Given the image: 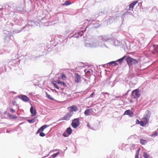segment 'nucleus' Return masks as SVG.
Segmentation results:
<instances>
[{
  "mask_svg": "<svg viewBox=\"0 0 158 158\" xmlns=\"http://www.w3.org/2000/svg\"><path fill=\"white\" fill-rule=\"evenodd\" d=\"M140 96V92L139 89H136L133 90L131 95V97L133 99H137Z\"/></svg>",
  "mask_w": 158,
  "mask_h": 158,
  "instance_id": "f257e3e1",
  "label": "nucleus"
},
{
  "mask_svg": "<svg viewBox=\"0 0 158 158\" xmlns=\"http://www.w3.org/2000/svg\"><path fill=\"white\" fill-rule=\"evenodd\" d=\"M80 119L79 118L74 119L71 123L72 126L74 128H77L80 124Z\"/></svg>",
  "mask_w": 158,
  "mask_h": 158,
  "instance_id": "f03ea898",
  "label": "nucleus"
},
{
  "mask_svg": "<svg viewBox=\"0 0 158 158\" xmlns=\"http://www.w3.org/2000/svg\"><path fill=\"white\" fill-rule=\"evenodd\" d=\"M67 109L69 112H73V111L76 112L78 110V107L75 105H73L67 108Z\"/></svg>",
  "mask_w": 158,
  "mask_h": 158,
  "instance_id": "7ed1b4c3",
  "label": "nucleus"
},
{
  "mask_svg": "<svg viewBox=\"0 0 158 158\" xmlns=\"http://www.w3.org/2000/svg\"><path fill=\"white\" fill-rule=\"evenodd\" d=\"M73 114V112H70L68 113L63 118L62 120H69L70 118L72 116Z\"/></svg>",
  "mask_w": 158,
  "mask_h": 158,
  "instance_id": "20e7f679",
  "label": "nucleus"
},
{
  "mask_svg": "<svg viewBox=\"0 0 158 158\" xmlns=\"http://www.w3.org/2000/svg\"><path fill=\"white\" fill-rule=\"evenodd\" d=\"M151 116L150 114L149 113L147 114L142 118L145 124L148 123L149 120Z\"/></svg>",
  "mask_w": 158,
  "mask_h": 158,
  "instance_id": "39448f33",
  "label": "nucleus"
},
{
  "mask_svg": "<svg viewBox=\"0 0 158 158\" xmlns=\"http://www.w3.org/2000/svg\"><path fill=\"white\" fill-rule=\"evenodd\" d=\"M75 81L76 83L79 82L81 80V77L80 75L76 73L74 74Z\"/></svg>",
  "mask_w": 158,
  "mask_h": 158,
  "instance_id": "423d86ee",
  "label": "nucleus"
},
{
  "mask_svg": "<svg viewBox=\"0 0 158 158\" xmlns=\"http://www.w3.org/2000/svg\"><path fill=\"white\" fill-rule=\"evenodd\" d=\"M126 60L129 65H131L132 64L133 59L130 57H127L126 59Z\"/></svg>",
  "mask_w": 158,
  "mask_h": 158,
  "instance_id": "0eeeda50",
  "label": "nucleus"
},
{
  "mask_svg": "<svg viewBox=\"0 0 158 158\" xmlns=\"http://www.w3.org/2000/svg\"><path fill=\"white\" fill-rule=\"evenodd\" d=\"M124 115H128L130 117H132L134 115L133 112L130 110H126L124 112Z\"/></svg>",
  "mask_w": 158,
  "mask_h": 158,
  "instance_id": "6e6552de",
  "label": "nucleus"
},
{
  "mask_svg": "<svg viewBox=\"0 0 158 158\" xmlns=\"http://www.w3.org/2000/svg\"><path fill=\"white\" fill-rule=\"evenodd\" d=\"M20 98L22 100L26 102H28L29 100V98L25 95H22L20 97Z\"/></svg>",
  "mask_w": 158,
  "mask_h": 158,
  "instance_id": "1a4fd4ad",
  "label": "nucleus"
},
{
  "mask_svg": "<svg viewBox=\"0 0 158 158\" xmlns=\"http://www.w3.org/2000/svg\"><path fill=\"white\" fill-rule=\"evenodd\" d=\"M47 127V126L46 125L43 126L40 129H39L37 131L36 133L38 134L41 132L43 131L44 130V129Z\"/></svg>",
  "mask_w": 158,
  "mask_h": 158,
  "instance_id": "9d476101",
  "label": "nucleus"
},
{
  "mask_svg": "<svg viewBox=\"0 0 158 158\" xmlns=\"http://www.w3.org/2000/svg\"><path fill=\"white\" fill-rule=\"evenodd\" d=\"M137 3V1H135L131 3L129 5V9L133 10L134 6Z\"/></svg>",
  "mask_w": 158,
  "mask_h": 158,
  "instance_id": "9b49d317",
  "label": "nucleus"
},
{
  "mask_svg": "<svg viewBox=\"0 0 158 158\" xmlns=\"http://www.w3.org/2000/svg\"><path fill=\"white\" fill-rule=\"evenodd\" d=\"M57 83L58 84L60 85L61 86H62L65 87H67V85L64 82H61L59 80L57 81Z\"/></svg>",
  "mask_w": 158,
  "mask_h": 158,
  "instance_id": "f8f14e48",
  "label": "nucleus"
},
{
  "mask_svg": "<svg viewBox=\"0 0 158 158\" xmlns=\"http://www.w3.org/2000/svg\"><path fill=\"white\" fill-rule=\"evenodd\" d=\"M30 110L32 116H35L36 115L35 110H34L32 106L31 107Z\"/></svg>",
  "mask_w": 158,
  "mask_h": 158,
  "instance_id": "ddd939ff",
  "label": "nucleus"
},
{
  "mask_svg": "<svg viewBox=\"0 0 158 158\" xmlns=\"http://www.w3.org/2000/svg\"><path fill=\"white\" fill-rule=\"evenodd\" d=\"M66 132L69 135H70L72 133V130L71 128L69 127L67 128L66 131Z\"/></svg>",
  "mask_w": 158,
  "mask_h": 158,
  "instance_id": "4468645a",
  "label": "nucleus"
},
{
  "mask_svg": "<svg viewBox=\"0 0 158 158\" xmlns=\"http://www.w3.org/2000/svg\"><path fill=\"white\" fill-rule=\"evenodd\" d=\"M7 115H8V116L11 118L13 119H16L17 118V117L16 116H14V115H12L10 113H8Z\"/></svg>",
  "mask_w": 158,
  "mask_h": 158,
  "instance_id": "2eb2a0df",
  "label": "nucleus"
},
{
  "mask_svg": "<svg viewBox=\"0 0 158 158\" xmlns=\"http://www.w3.org/2000/svg\"><path fill=\"white\" fill-rule=\"evenodd\" d=\"M90 109L86 110L84 112L85 115L86 116L89 115L90 114Z\"/></svg>",
  "mask_w": 158,
  "mask_h": 158,
  "instance_id": "dca6fc26",
  "label": "nucleus"
},
{
  "mask_svg": "<svg viewBox=\"0 0 158 158\" xmlns=\"http://www.w3.org/2000/svg\"><path fill=\"white\" fill-rule=\"evenodd\" d=\"M140 143L141 144L144 145L147 143V141L146 140L141 139L140 140Z\"/></svg>",
  "mask_w": 158,
  "mask_h": 158,
  "instance_id": "f3484780",
  "label": "nucleus"
},
{
  "mask_svg": "<svg viewBox=\"0 0 158 158\" xmlns=\"http://www.w3.org/2000/svg\"><path fill=\"white\" fill-rule=\"evenodd\" d=\"M36 118H35L31 119H28L27 121L30 123H33L35 121Z\"/></svg>",
  "mask_w": 158,
  "mask_h": 158,
  "instance_id": "a211bd4d",
  "label": "nucleus"
},
{
  "mask_svg": "<svg viewBox=\"0 0 158 158\" xmlns=\"http://www.w3.org/2000/svg\"><path fill=\"white\" fill-rule=\"evenodd\" d=\"M71 4V3L69 1H66L64 4H62V5L63 6H68L69 5Z\"/></svg>",
  "mask_w": 158,
  "mask_h": 158,
  "instance_id": "6ab92c4d",
  "label": "nucleus"
},
{
  "mask_svg": "<svg viewBox=\"0 0 158 158\" xmlns=\"http://www.w3.org/2000/svg\"><path fill=\"white\" fill-rule=\"evenodd\" d=\"M126 57V56H124L122 58H120V59L117 60V61L119 62L120 63H121L123 62V59Z\"/></svg>",
  "mask_w": 158,
  "mask_h": 158,
  "instance_id": "aec40b11",
  "label": "nucleus"
},
{
  "mask_svg": "<svg viewBox=\"0 0 158 158\" xmlns=\"http://www.w3.org/2000/svg\"><path fill=\"white\" fill-rule=\"evenodd\" d=\"M55 82L57 83V81H54V82H53V84L54 85V86L55 88L59 89V87H58L57 84Z\"/></svg>",
  "mask_w": 158,
  "mask_h": 158,
  "instance_id": "412c9836",
  "label": "nucleus"
},
{
  "mask_svg": "<svg viewBox=\"0 0 158 158\" xmlns=\"http://www.w3.org/2000/svg\"><path fill=\"white\" fill-rule=\"evenodd\" d=\"M46 97L49 99L51 100H53L54 99L50 95H49L48 93L47 92L46 93Z\"/></svg>",
  "mask_w": 158,
  "mask_h": 158,
  "instance_id": "4be33fe9",
  "label": "nucleus"
},
{
  "mask_svg": "<svg viewBox=\"0 0 158 158\" xmlns=\"http://www.w3.org/2000/svg\"><path fill=\"white\" fill-rule=\"evenodd\" d=\"M143 156L144 158H149V156L145 152L143 153Z\"/></svg>",
  "mask_w": 158,
  "mask_h": 158,
  "instance_id": "5701e85b",
  "label": "nucleus"
},
{
  "mask_svg": "<svg viewBox=\"0 0 158 158\" xmlns=\"http://www.w3.org/2000/svg\"><path fill=\"white\" fill-rule=\"evenodd\" d=\"M109 64H114V65L115 66H116L117 65H118V64L115 61H112V62H110V63H108Z\"/></svg>",
  "mask_w": 158,
  "mask_h": 158,
  "instance_id": "b1692460",
  "label": "nucleus"
},
{
  "mask_svg": "<svg viewBox=\"0 0 158 158\" xmlns=\"http://www.w3.org/2000/svg\"><path fill=\"white\" fill-rule=\"evenodd\" d=\"M157 135V132L155 131L152 134H151V136L152 137L155 136Z\"/></svg>",
  "mask_w": 158,
  "mask_h": 158,
  "instance_id": "393cba45",
  "label": "nucleus"
},
{
  "mask_svg": "<svg viewBox=\"0 0 158 158\" xmlns=\"http://www.w3.org/2000/svg\"><path fill=\"white\" fill-rule=\"evenodd\" d=\"M144 122L143 121H140L139 124L142 126H144Z\"/></svg>",
  "mask_w": 158,
  "mask_h": 158,
  "instance_id": "a878e982",
  "label": "nucleus"
},
{
  "mask_svg": "<svg viewBox=\"0 0 158 158\" xmlns=\"http://www.w3.org/2000/svg\"><path fill=\"white\" fill-rule=\"evenodd\" d=\"M59 153H55L53 154L52 156V157L53 158H54L55 157H56L57 156L58 154H59Z\"/></svg>",
  "mask_w": 158,
  "mask_h": 158,
  "instance_id": "bb28decb",
  "label": "nucleus"
},
{
  "mask_svg": "<svg viewBox=\"0 0 158 158\" xmlns=\"http://www.w3.org/2000/svg\"><path fill=\"white\" fill-rule=\"evenodd\" d=\"M67 133L66 131H65L64 132V133H63V135L64 137H68L69 135L68 134V135H67Z\"/></svg>",
  "mask_w": 158,
  "mask_h": 158,
  "instance_id": "cd10ccee",
  "label": "nucleus"
},
{
  "mask_svg": "<svg viewBox=\"0 0 158 158\" xmlns=\"http://www.w3.org/2000/svg\"><path fill=\"white\" fill-rule=\"evenodd\" d=\"M91 45L90 44H89L88 43H85V46L86 47H89L91 46Z\"/></svg>",
  "mask_w": 158,
  "mask_h": 158,
  "instance_id": "c85d7f7f",
  "label": "nucleus"
},
{
  "mask_svg": "<svg viewBox=\"0 0 158 158\" xmlns=\"http://www.w3.org/2000/svg\"><path fill=\"white\" fill-rule=\"evenodd\" d=\"M138 63L137 60L133 59V61L132 62V64H135L137 63Z\"/></svg>",
  "mask_w": 158,
  "mask_h": 158,
  "instance_id": "c756f323",
  "label": "nucleus"
},
{
  "mask_svg": "<svg viewBox=\"0 0 158 158\" xmlns=\"http://www.w3.org/2000/svg\"><path fill=\"white\" fill-rule=\"evenodd\" d=\"M40 135L41 137H44L45 135V134L44 133L40 132Z\"/></svg>",
  "mask_w": 158,
  "mask_h": 158,
  "instance_id": "7c9ffc66",
  "label": "nucleus"
},
{
  "mask_svg": "<svg viewBox=\"0 0 158 158\" xmlns=\"http://www.w3.org/2000/svg\"><path fill=\"white\" fill-rule=\"evenodd\" d=\"M61 78L63 79H64L66 78V76L64 74L62 73L61 74Z\"/></svg>",
  "mask_w": 158,
  "mask_h": 158,
  "instance_id": "2f4dec72",
  "label": "nucleus"
},
{
  "mask_svg": "<svg viewBox=\"0 0 158 158\" xmlns=\"http://www.w3.org/2000/svg\"><path fill=\"white\" fill-rule=\"evenodd\" d=\"M10 112L12 113H14L15 112V110L12 108H10Z\"/></svg>",
  "mask_w": 158,
  "mask_h": 158,
  "instance_id": "473e14b6",
  "label": "nucleus"
},
{
  "mask_svg": "<svg viewBox=\"0 0 158 158\" xmlns=\"http://www.w3.org/2000/svg\"><path fill=\"white\" fill-rule=\"evenodd\" d=\"M85 72L88 73H90V71L89 70H87V69H85L84 70Z\"/></svg>",
  "mask_w": 158,
  "mask_h": 158,
  "instance_id": "72a5a7b5",
  "label": "nucleus"
},
{
  "mask_svg": "<svg viewBox=\"0 0 158 158\" xmlns=\"http://www.w3.org/2000/svg\"><path fill=\"white\" fill-rule=\"evenodd\" d=\"M94 92H93L92 94H91L90 95L89 97L90 98H93V96L94 95Z\"/></svg>",
  "mask_w": 158,
  "mask_h": 158,
  "instance_id": "f704fd0d",
  "label": "nucleus"
},
{
  "mask_svg": "<svg viewBox=\"0 0 158 158\" xmlns=\"http://www.w3.org/2000/svg\"><path fill=\"white\" fill-rule=\"evenodd\" d=\"M13 105H14V106L17 105V102H16L15 101L13 102Z\"/></svg>",
  "mask_w": 158,
  "mask_h": 158,
  "instance_id": "c9c22d12",
  "label": "nucleus"
},
{
  "mask_svg": "<svg viewBox=\"0 0 158 158\" xmlns=\"http://www.w3.org/2000/svg\"><path fill=\"white\" fill-rule=\"evenodd\" d=\"M140 121L138 119H136V123L137 124H139Z\"/></svg>",
  "mask_w": 158,
  "mask_h": 158,
  "instance_id": "e433bc0d",
  "label": "nucleus"
},
{
  "mask_svg": "<svg viewBox=\"0 0 158 158\" xmlns=\"http://www.w3.org/2000/svg\"><path fill=\"white\" fill-rule=\"evenodd\" d=\"M139 155L138 154V153L137 154H136L135 156V158H139Z\"/></svg>",
  "mask_w": 158,
  "mask_h": 158,
  "instance_id": "4c0bfd02",
  "label": "nucleus"
},
{
  "mask_svg": "<svg viewBox=\"0 0 158 158\" xmlns=\"http://www.w3.org/2000/svg\"><path fill=\"white\" fill-rule=\"evenodd\" d=\"M139 151H140V148H139V149L136 152V154H137V153H138V154L139 155Z\"/></svg>",
  "mask_w": 158,
  "mask_h": 158,
  "instance_id": "58836bf2",
  "label": "nucleus"
},
{
  "mask_svg": "<svg viewBox=\"0 0 158 158\" xmlns=\"http://www.w3.org/2000/svg\"><path fill=\"white\" fill-rule=\"evenodd\" d=\"M87 126L88 127H90V125H89V123H88L87 124Z\"/></svg>",
  "mask_w": 158,
  "mask_h": 158,
  "instance_id": "ea45409f",
  "label": "nucleus"
},
{
  "mask_svg": "<svg viewBox=\"0 0 158 158\" xmlns=\"http://www.w3.org/2000/svg\"><path fill=\"white\" fill-rule=\"evenodd\" d=\"M130 102H131V103H132V102L133 101L132 100H130Z\"/></svg>",
  "mask_w": 158,
  "mask_h": 158,
  "instance_id": "a19ab883",
  "label": "nucleus"
}]
</instances>
